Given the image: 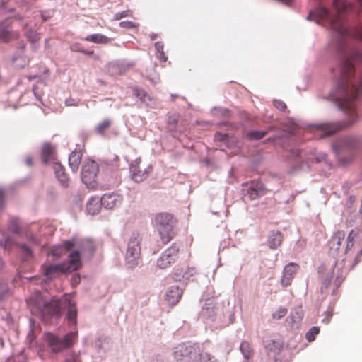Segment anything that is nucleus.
<instances>
[{
  "label": "nucleus",
  "mask_w": 362,
  "mask_h": 362,
  "mask_svg": "<svg viewBox=\"0 0 362 362\" xmlns=\"http://www.w3.org/2000/svg\"><path fill=\"white\" fill-rule=\"evenodd\" d=\"M352 8L350 4L342 0H333L332 9L318 6L311 11L308 18H311L317 23L330 27L335 33L337 48L341 52L343 62L340 77L337 82V93L334 95L339 106L349 117V124L354 123L357 117L355 102L362 94V76L357 83L354 79V64L362 62V53L349 49L346 37L351 35L344 18Z\"/></svg>",
  "instance_id": "obj_1"
},
{
  "label": "nucleus",
  "mask_w": 362,
  "mask_h": 362,
  "mask_svg": "<svg viewBox=\"0 0 362 362\" xmlns=\"http://www.w3.org/2000/svg\"><path fill=\"white\" fill-rule=\"evenodd\" d=\"M31 312L35 315L45 316H60L62 313V305L68 306L67 320L69 325H76L77 310L76 304L72 303L67 295L64 296L63 300L55 298L49 302L34 301L32 298L28 300Z\"/></svg>",
  "instance_id": "obj_2"
},
{
  "label": "nucleus",
  "mask_w": 362,
  "mask_h": 362,
  "mask_svg": "<svg viewBox=\"0 0 362 362\" xmlns=\"http://www.w3.org/2000/svg\"><path fill=\"white\" fill-rule=\"evenodd\" d=\"M177 223L176 218L169 213L160 212L156 214L154 224L163 244L165 245L174 238Z\"/></svg>",
  "instance_id": "obj_3"
},
{
  "label": "nucleus",
  "mask_w": 362,
  "mask_h": 362,
  "mask_svg": "<svg viewBox=\"0 0 362 362\" xmlns=\"http://www.w3.org/2000/svg\"><path fill=\"white\" fill-rule=\"evenodd\" d=\"M69 260L59 264L42 266L45 275L49 279L54 278L59 272L66 273L77 270L81 267L78 252H71L69 255Z\"/></svg>",
  "instance_id": "obj_4"
},
{
  "label": "nucleus",
  "mask_w": 362,
  "mask_h": 362,
  "mask_svg": "<svg viewBox=\"0 0 362 362\" xmlns=\"http://www.w3.org/2000/svg\"><path fill=\"white\" fill-rule=\"evenodd\" d=\"M76 339L77 332L69 333L63 339L50 332L44 334V341L54 354L60 353L66 349L71 347L75 344Z\"/></svg>",
  "instance_id": "obj_5"
},
{
  "label": "nucleus",
  "mask_w": 362,
  "mask_h": 362,
  "mask_svg": "<svg viewBox=\"0 0 362 362\" xmlns=\"http://www.w3.org/2000/svg\"><path fill=\"white\" fill-rule=\"evenodd\" d=\"M175 358L179 362H199L200 350L196 345H178L173 353Z\"/></svg>",
  "instance_id": "obj_6"
},
{
  "label": "nucleus",
  "mask_w": 362,
  "mask_h": 362,
  "mask_svg": "<svg viewBox=\"0 0 362 362\" xmlns=\"http://www.w3.org/2000/svg\"><path fill=\"white\" fill-rule=\"evenodd\" d=\"M98 164L90 160H86L82 167L81 179L88 187H94L98 172Z\"/></svg>",
  "instance_id": "obj_7"
},
{
  "label": "nucleus",
  "mask_w": 362,
  "mask_h": 362,
  "mask_svg": "<svg viewBox=\"0 0 362 362\" xmlns=\"http://www.w3.org/2000/svg\"><path fill=\"white\" fill-rule=\"evenodd\" d=\"M65 247L67 250H71L74 248L72 252H78L79 259L81 260V254H88L92 255L95 251L94 243L90 240H78L76 238H73L70 240H67L64 243ZM81 263V262L80 261Z\"/></svg>",
  "instance_id": "obj_8"
},
{
  "label": "nucleus",
  "mask_w": 362,
  "mask_h": 362,
  "mask_svg": "<svg viewBox=\"0 0 362 362\" xmlns=\"http://www.w3.org/2000/svg\"><path fill=\"white\" fill-rule=\"evenodd\" d=\"M140 240L139 235L132 236L128 243L127 250L126 253V259L131 267L136 264V260L140 256Z\"/></svg>",
  "instance_id": "obj_9"
},
{
  "label": "nucleus",
  "mask_w": 362,
  "mask_h": 362,
  "mask_svg": "<svg viewBox=\"0 0 362 362\" xmlns=\"http://www.w3.org/2000/svg\"><path fill=\"white\" fill-rule=\"evenodd\" d=\"M179 248L175 244H173L166 249L157 261V266L160 269L168 267L178 258Z\"/></svg>",
  "instance_id": "obj_10"
},
{
  "label": "nucleus",
  "mask_w": 362,
  "mask_h": 362,
  "mask_svg": "<svg viewBox=\"0 0 362 362\" xmlns=\"http://www.w3.org/2000/svg\"><path fill=\"white\" fill-rule=\"evenodd\" d=\"M141 163V158H137L132 162L130 164V173L132 179L136 182H141L145 180L149 175L151 167L148 168L141 169L140 165Z\"/></svg>",
  "instance_id": "obj_11"
},
{
  "label": "nucleus",
  "mask_w": 362,
  "mask_h": 362,
  "mask_svg": "<svg viewBox=\"0 0 362 362\" xmlns=\"http://www.w3.org/2000/svg\"><path fill=\"white\" fill-rule=\"evenodd\" d=\"M243 185L246 187L247 194L250 200L256 199L267 192L264 185L257 180H252Z\"/></svg>",
  "instance_id": "obj_12"
},
{
  "label": "nucleus",
  "mask_w": 362,
  "mask_h": 362,
  "mask_svg": "<svg viewBox=\"0 0 362 362\" xmlns=\"http://www.w3.org/2000/svg\"><path fill=\"white\" fill-rule=\"evenodd\" d=\"M100 204L105 209H112L119 206L122 202V197L117 193H105L100 199Z\"/></svg>",
  "instance_id": "obj_13"
},
{
  "label": "nucleus",
  "mask_w": 362,
  "mask_h": 362,
  "mask_svg": "<svg viewBox=\"0 0 362 362\" xmlns=\"http://www.w3.org/2000/svg\"><path fill=\"white\" fill-rule=\"evenodd\" d=\"M298 269L299 266L293 262H291L285 266L281 279V284L284 287L288 286L291 284L294 276L297 273Z\"/></svg>",
  "instance_id": "obj_14"
},
{
  "label": "nucleus",
  "mask_w": 362,
  "mask_h": 362,
  "mask_svg": "<svg viewBox=\"0 0 362 362\" xmlns=\"http://www.w3.org/2000/svg\"><path fill=\"white\" fill-rule=\"evenodd\" d=\"M344 238L345 233L343 230H338L332 235L330 240L329 241V252L332 256L338 255L342 243L344 240Z\"/></svg>",
  "instance_id": "obj_15"
},
{
  "label": "nucleus",
  "mask_w": 362,
  "mask_h": 362,
  "mask_svg": "<svg viewBox=\"0 0 362 362\" xmlns=\"http://www.w3.org/2000/svg\"><path fill=\"white\" fill-rule=\"evenodd\" d=\"M315 126L317 131L320 134V138L329 136L336 133L343 127L338 123L319 124Z\"/></svg>",
  "instance_id": "obj_16"
},
{
  "label": "nucleus",
  "mask_w": 362,
  "mask_h": 362,
  "mask_svg": "<svg viewBox=\"0 0 362 362\" xmlns=\"http://www.w3.org/2000/svg\"><path fill=\"white\" fill-rule=\"evenodd\" d=\"M41 156L45 163H52L54 165V163L57 162L55 148L50 144L43 145Z\"/></svg>",
  "instance_id": "obj_17"
},
{
  "label": "nucleus",
  "mask_w": 362,
  "mask_h": 362,
  "mask_svg": "<svg viewBox=\"0 0 362 362\" xmlns=\"http://www.w3.org/2000/svg\"><path fill=\"white\" fill-rule=\"evenodd\" d=\"M53 169L58 180L64 187H67L69 183V177L65 173V169L59 162H54Z\"/></svg>",
  "instance_id": "obj_18"
},
{
  "label": "nucleus",
  "mask_w": 362,
  "mask_h": 362,
  "mask_svg": "<svg viewBox=\"0 0 362 362\" xmlns=\"http://www.w3.org/2000/svg\"><path fill=\"white\" fill-rule=\"evenodd\" d=\"M83 153L81 151H74L71 153L69 158V164L72 171L76 173L81 163Z\"/></svg>",
  "instance_id": "obj_19"
},
{
  "label": "nucleus",
  "mask_w": 362,
  "mask_h": 362,
  "mask_svg": "<svg viewBox=\"0 0 362 362\" xmlns=\"http://www.w3.org/2000/svg\"><path fill=\"white\" fill-rule=\"evenodd\" d=\"M180 298L181 292L178 286H172L166 293V300L172 305L177 304Z\"/></svg>",
  "instance_id": "obj_20"
},
{
  "label": "nucleus",
  "mask_w": 362,
  "mask_h": 362,
  "mask_svg": "<svg viewBox=\"0 0 362 362\" xmlns=\"http://www.w3.org/2000/svg\"><path fill=\"white\" fill-rule=\"evenodd\" d=\"M84 40L96 44H107L110 42L109 37L100 33L89 35L84 38Z\"/></svg>",
  "instance_id": "obj_21"
},
{
  "label": "nucleus",
  "mask_w": 362,
  "mask_h": 362,
  "mask_svg": "<svg viewBox=\"0 0 362 362\" xmlns=\"http://www.w3.org/2000/svg\"><path fill=\"white\" fill-rule=\"evenodd\" d=\"M100 201L97 198H90L86 205L87 211L90 215L97 214L100 209Z\"/></svg>",
  "instance_id": "obj_22"
},
{
  "label": "nucleus",
  "mask_w": 362,
  "mask_h": 362,
  "mask_svg": "<svg viewBox=\"0 0 362 362\" xmlns=\"http://www.w3.org/2000/svg\"><path fill=\"white\" fill-rule=\"evenodd\" d=\"M283 236L282 234L279 232H272L269 237L268 244L270 248L276 249L282 243Z\"/></svg>",
  "instance_id": "obj_23"
},
{
  "label": "nucleus",
  "mask_w": 362,
  "mask_h": 362,
  "mask_svg": "<svg viewBox=\"0 0 362 362\" xmlns=\"http://www.w3.org/2000/svg\"><path fill=\"white\" fill-rule=\"evenodd\" d=\"M18 37V34L17 33H13L6 29L0 30V42H6Z\"/></svg>",
  "instance_id": "obj_24"
},
{
  "label": "nucleus",
  "mask_w": 362,
  "mask_h": 362,
  "mask_svg": "<svg viewBox=\"0 0 362 362\" xmlns=\"http://www.w3.org/2000/svg\"><path fill=\"white\" fill-rule=\"evenodd\" d=\"M240 349L244 357L247 359L250 358L253 355V351L251 344L247 341H243L240 344Z\"/></svg>",
  "instance_id": "obj_25"
},
{
  "label": "nucleus",
  "mask_w": 362,
  "mask_h": 362,
  "mask_svg": "<svg viewBox=\"0 0 362 362\" xmlns=\"http://www.w3.org/2000/svg\"><path fill=\"white\" fill-rule=\"evenodd\" d=\"M155 48L157 51V57L160 62H165L168 57L164 52V45L162 42H157L155 43Z\"/></svg>",
  "instance_id": "obj_26"
},
{
  "label": "nucleus",
  "mask_w": 362,
  "mask_h": 362,
  "mask_svg": "<svg viewBox=\"0 0 362 362\" xmlns=\"http://www.w3.org/2000/svg\"><path fill=\"white\" fill-rule=\"evenodd\" d=\"M111 124L112 122L110 119H104L97 125L95 128L96 132L100 134H104L105 132L110 127Z\"/></svg>",
  "instance_id": "obj_27"
},
{
  "label": "nucleus",
  "mask_w": 362,
  "mask_h": 362,
  "mask_svg": "<svg viewBox=\"0 0 362 362\" xmlns=\"http://www.w3.org/2000/svg\"><path fill=\"white\" fill-rule=\"evenodd\" d=\"M8 230L15 234H18L21 231V228L19 226V223L17 219L16 218H11L8 225Z\"/></svg>",
  "instance_id": "obj_28"
},
{
  "label": "nucleus",
  "mask_w": 362,
  "mask_h": 362,
  "mask_svg": "<svg viewBox=\"0 0 362 362\" xmlns=\"http://www.w3.org/2000/svg\"><path fill=\"white\" fill-rule=\"evenodd\" d=\"M134 95L136 97L139 98L143 103H146L147 100L150 99L149 96L146 93V91L141 89L135 88L134 90Z\"/></svg>",
  "instance_id": "obj_29"
},
{
  "label": "nucleus",
  "mask_w": 362,
  "mask_h": 362,
  "mask_svg": "<svg viewBox=\"0 0 362 362\" xmlns=\"http://www.w3.org/2000/svg\"><path fill=\"white\" fill-rule=\"evenodd\" d=\"M320 332V328L318 327H313L306 333L305 337L308 341H313L315 339V336Z\"/></svg>",
  "instance_id": "obj_30"
},
{
  "label": "nucleus",
  "mask_w": 362,
  "mask_h": 362,
  "mask_svg": "<svg viewBox=\"0 0 362 362\" xmlns=\"http://www.w3.org/2000/svg\"><path fill=\"white\" fill-rule=\"evenodd\" d=\"M320 276L322 280V284H324L325 288H327L332 279V274L331 270L327 272L326 274H324V272H320Z\"/></svg>",
  "instance_id": "obj_31"
},
{
  "label": "nucleus",
  "mask_w": 362,
  "mask_h": 362,
  "mask_svg": "<svg viewBox=\"0 0 362 362\" xmlns=\"http://www.w3.org/2000/svg\"><path fill=\"white\" fill-rule=\"evenodd\" d=\"M267 134L265 131H252L247 134V137L250 139L259 140L262 139Z\"/></svg>",
  "instance_id": "obj_32"
},
{
  "label": "nucleus",
  "mask_w": 362,
  "mask_h": 362,
  "mask_svg": "<svg viewBox=\"0 0 362 362\" xmlns=\"http://www.w3.org/2000/svg\"><path fill=\"white\" fill-rule=\"evenodd\" d=\"M356 236V233L352 230L347 237V243L345 248V252L346 253L349 250H351L354 245V240Z\"/></svg>",
  "instance_id": "obj_33"
},
{
  "label": "nucleus",
  "mask_w": 362,
  "mask_h": 362,
  "mask_svg": "<svg viewBox=\"0 0 362 362\" xmlns=\"http://www.w3.org/2000/svg\"><path fill=\"white\" fill-rule=\"evenodd\" d=\"M26 37L32 43L37 42L40 38L39 33L33 30L26 32Z\"/></svg>",
  "instance_id": "obj_34"
},
{
  "label": "nucleus",
  "mask_w": 362,
  "mask_h": 362,
  "mask_svg": "<svg viewBox=\"0 0 362 362\" xmlns=\"http://www.w3.org/2000/svg\"><path fill=\"white\" fill-rule=\"evenodd\" d=\"M287 309L286 308L280 307L272 314V317L274 320H280L287 314Z\"/></svg>",
  "instance_id": "obj_35"
},
{
  "label": "nucleus",
  "mask_w": 362,
  "mask_h": 362,
  "mask_svg": "<svg viewBox=\"0 0 362 362\" xmlns=\"http://www.w3.org/2000/svg\"><path fill=\"white\" fill-rule=\"evenodd\" d=\"M199 362H218L213 356L210 354L200 352V357L198 358Z\"/></svg>",
  "instance_id": "obj_36"
},
{
  "label": "nucleus",
  "mask_w": 362,
  "mask_h": 362,
  "mask_svg": "<svg viewBox=\"0 0 362 362\" xmlns=\"http://www.w3.org/2000/svg\"><path fill=\"white\" fill-rule=\"evenodd\" d=\"M68 250H67L65 247L64 245L63 246H54L52 247V249L51 250V254L54 257H59L63 254V252L64 251H68Z\"/></svg>",
  "instance_id": "obj_37"
},
{
  "label": "nucleus",
  "mask_w": 362,
  "mask_h": 362,
  "mask_svg": "<svg viewBox=\"0 0 362 362\" xmlns=\"http://www.w3.org/2000/svg\"><path fill=\"white\" fill-rule=\"evenodd\" d=\"M13 240L9 237H4V238L0 240V246L4 249L10 248L12 246Z\"/></svg>",
  "instance_id": "obj_38"
},
{
  "label": "nucleus",
  "mask_w": 362,
  "mask_h": 362,
  "mask_svg": "<svg viewBox=\"0 0 362 362\" xmlns=\"http://www.w3.org/2000/svg\"><path fill=\"white\" fill-rule=\"evenodd\" d=\"M8 286L5 284H0V300L6 298L8 295Z\"/></svg>",
  "instance_id": "obj_39"
},
{
  "label": "nucleus",
  "mask_w": 362,
  "mask_h": 362,
  "mask_svg": "<svg viewBox=\"0 0 362 362\" xmlns=\"http://www.w3.org/2000/svg\"><path fill=\"white\" fill-rule=\"evenodd\" d=\"M119 25L124 28L131 29L137 28L139 26V23H136L132 21H122L119 23Z\"/></svg>",
  "instance_id": "obj_40"
},
{
  "label": "nucleus",
  "mask_w": 362,
  "mask_h": 362,
  "mask_svg": "<svg viewBox=\"0 0 362 362\" xmlns=\"http://www.w3.org/2000/svg\"><path fill=\"white\" fill-rule=\"evenodd\" d=\"M65 362H81V361L78 355L72 354L66 357Z\"/></svg>",
  "instance_id": "obj_41"
},
{
  "label": "nucleus",
  "mask_w": 362,
  "mask_h": 362,
  "mask_svg": "<svg viewBox=\"0 0 362 362\" xmlns=\"http://www.w3.org/2000/svg\"><path fill=\"white\" fill-rule=\"evenodd\" d=\"M130 16V11H124L120 13H117L115 16V19L119 20L124 17H127Z\"/></svg>",
  "instance_id": "obj_42"
},
{
  "label": "nucleus",
  "mask_w": 362,
  "mask_h": 362,
  "mask_svg": "<svg viewBox=\"0 0 362 362\" xmlns=\"http://www.w3.org/2000/svg\"><path fill=\"white\" fill-rule=\"evenodd\" d=\"M274 105L280 110H284L286 107V104L281 101H276Z\"/></svg>",
  "instance_id": "obj_43"
},
{
  "label": "nucleus",
  "mask_w": 362,
  "mask_h": 362,
  "mask_svg": "<svg viewBox=\"0 0 362 362\" xmlns=\"http://www.w3.org/2000/svg\"><path fill=\"white\" fill-rule=\"evenodd\" d=\"M27 338L30 341V343H32L35 340V336L34 331L33 329L29 332Z\"/></svg>",
  "instance_id": "obj_44"
},
{
  "label": "nucleus",
  "mask_w": 362,
  "mask_h": 362,
  "mask_svg": "<svg viewBox=\"0 0 362 362\" xmlns=\"http://www.w3.org/2000/svg\"><path fill=\"white\" fill-rule=\"evenodd\" d=\"M271 344L274 345L275 347L276 346L275 345V342L273 340H267V341H265V347L267 349H269L270 351L272 350V347H270Z\"/></svg>",
  "instance_id": "obj_45"
},
{
  "label": "nucleus",
  "mask_w": 362,
  "mask_h": 362,
  "mask_svg": "<svg viewBox=\"0 0 362 362\" xmlns=\"http://www.w3.org/2000/svg\"><path fill=\"white\" fill-rule=\"evenodd\" d=\"M5 193L4 191L0 189V209L2 207L4 200Z\"/></svg>",
  "instance_id": "obj_46"
},
{
  "label": "nucleus",
  "mask_w": 362,
  "mask_h": 362,
  "mask_svg": "<svg viewBox=\"0 0 362 362\" xmlns=\"http://www.w3.org/2000/svg\"><path fill=\"white\" fill-rule=\"evenodd\" d=\"M21 248L22 250H23V252L28 255H31V250L30 249L25 245H21Z\"/></svg>",
  "instance_id": "obj_47"
},
{
  "label": "nucleus",
  "mask_w": 362,
  "mask_h": 362,
  "mask_svg": "<svg viewBox=\"0 0 362 362\" xmlns=\"http://www.w3.org/2000/svg\"><path fill=\"white\" fill-rule=\"evenodd\" d=\"M25 164L28 166H32L33 165V158H32V157L31 156L26 157V158L25 160Z\"/></svg>",
  "instance_id": "obj_48"
},
{
  "label": "nucleus",
  "mask_w": 362,
  "mask_h": 362,
  "mask_svg": "<svg viewBox=\"0 0 362 362\" xmlns=\"http://www.w3.org/2000/svg\"><path fill=\"white\" fill-rule=\"evenodd\" d=\"M216 139H220V140H224L225 137H227V134L221 135V134H216Z\"/></svg>",
  "instance_id": "obj_49"
},
{
  "label": "nucleus",
  "mask_w": 362,
  "mask_h": 362,
  "mask_svg": "<svg viewBox=\"0 0 362 362\" xmlns=\"http://www.w3.org/2000/svg\"><path fill=\"white\" fill-rule=\"evenodd\" d=\"M33 320H30V325H33Z\"/></svg>",
  "instance_id": "obj_50"
},
{
  "label": "nucleus",
  "mask_w": 362,
  "mask_h": 362,
  "mask_svg": "<svg viewBox=\"0 0 362 362\" xmlns=\"http://www.w3.org/2000/svg\"><path fill=\"white\" fill-rule=\"evenodd\" d=\"M93 52H87L88 54H93Z\"/></svg>",
  "instance_id": "obj_51"
}]
</instances>
